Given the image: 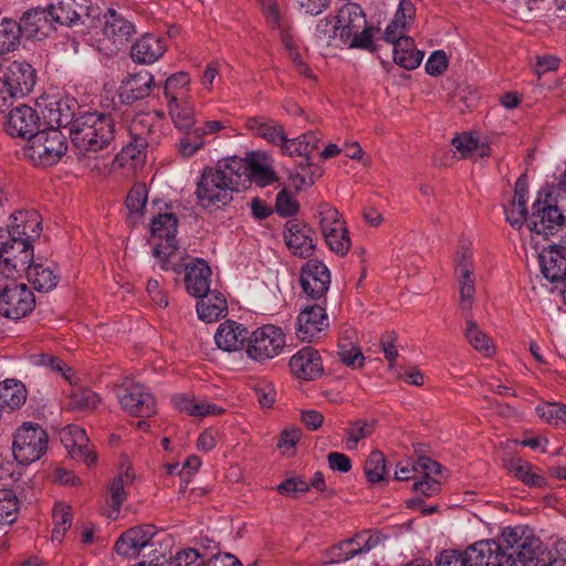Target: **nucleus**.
Listing matches in <instances>:
<instances>
[{"mask_svg": "<svg viewBox=\"0 0 566 566\" xmlns=\"http://www.w3.org/2000/svg\"><path fill=\"white\" fill-rule=\"evenodd\" d=\"M40 115L28 105H19L10 111L4 125L6 132L12 137L29 138L39 132Z\"/></svg>", "mask_w": 566, "mask_h": 566, "instance_id": "17", "label": "nucleus"}, {"mask_svg": "<svg viewBox=\"0 0 566 566\" xmlns=\"http://www.w3.org/2000/svg\"><path fill=\"white\" fill-rule=\"evenodd\" d=\"M286 345V336L280 326L266 324L255 328L245 345V354L251 360L265 364L277 357Z\"/></svg>", "mask_w": 566, "mask_h": 566, "instance_id": "4", "label": "nucleus"}, {"mask_svg": "<svg viewBox=\"0 0 566 566\" xmlns=\"http://www.w3.org/2000/svg\"><path fill=\"white\" fill-rule=\"evenodd\" d=\"M468 566H506L507 559L494 539L479 541L465 549Z\"/></svg>", "mask_w": 566, "mask_h": 566, "instance_id": "24", "label": "nucleus"}, {"mask_svg": "<svg viewBox=\"0 0 566 566\" xmlns=\"http://www.w3.org/2000/svg\"><path fill=\"white\" fill-rule=\"evenodd\" d=\"M25 400L27 389L21 381L7 379L0 382V409H18Z\"/></svg>", "mask_w": 566, "mask_h": 566, "instance_id": "45", "label": "nucleus"}, {"mask_svg": "<svg viewBox=\"0 0 566 566\" xmlns=\"http://www.w3.org/2000/svg\"><path fill=\"white\" fill-rule=\"evenodd\" d=\"M316 32L329 45L338 38L339 44L349 48L368 50L373 46V29L367 27L363 9L354 2L344 4L336 15L322 20Z\"/></svg>", "mask_w": 566, "mask_h": 566, "instance_id": "1", "label": "nucleus"}, {"mask_svg": "<svg viewBox=\"0 0 566 566\" xmlns=\"http://www.w3.org/2000/svg\"><path fill=\"white\" fill-rule=\"evenodd\" d=\"M54 528L52 541L62 542L63 536L72 525V509L64 504H57L53 510Z\"/></svg>", "mask_w": 566, "mask_h": 566, "instance_id": "59", "label": "nucleus"}, {"mask_svg": "<svg viewBox=\"0 0 566 566\" xmlns=\"http://www.w3.org/2000/svg\"><path fill=\"white\" fill-rule=\"evenodd\" d=\"M23 35L29 39L42 40L54 29L55 20L50 14V7L46 9L36 8L27 11L20 19Z\"/></svg>", "mask_w": 566, "mask_h": 566, "instance_id": "23", "label": "nucleus"}, {"mask_svg": "<svg viewBox=\"0 0 566 566\" xmlns=\"http://www.w3.org/2000/svg\"><path fill=\"white\" fill-rule=\"evenodd\" d=\"M174 403L179 411L195 417L217 416L223 412V409L216 403L198 400L195 397L176 396Z\"/></svg>", "mask_w": 566, "mask_h": 566, "instance_id": "43", "label": "nucleus"}, {"mask_svg": "<svg viewBox=\"0 0 566 566\" xmlns=\"http://www.w3.org/2000/svg\"><path fill=\"white\" fill-rule=\"evenodd\" d=\"M167 50L164 38L147 33L140 36L130 49V56L139 64H151L159 60Z\"/></svg>", "mask_w": 566, "mask_h": 566, "instance_id": "28", "label": "nucleus"}, {"mask_svg": "<svg viewBox=\"0 0 566 566\" xmlns=\"http://www.w3.org/2000/svg\"><path fill=\"white\" fill-rule=\"evenodd\" d=\"M102 32L105 43H103L101 50H104L107 53H113L128 41L135 32V27L114 9H108L104 15Z\"/></svg>", "mask_w": 566, "mask_h": 566, "instance_id": "14", "label": "nucleus"}, {"mask_svg": "<svg viewBox=\"0 0 566 566\" xmlns=\"http://www.w3.org/2000/svg\"><path fill=\"white\" fill-rule=\"evenodd\" d=\"M27 277L33 287L39 292H50L56 287L60 275L55 264L45 265L32 262L27 270Z\"/></svg>", "mask_w": 566, "mask_h": 566, "instance_id": "38", "label": "nucleus"}, {"mask_svg": "<svg viewBox=\"0 0 566 566\" xmlns=\"http://www.w3.org/2000/svg\"><path fill=\"white\" fill-rule=\"evenodd\" d=\"M42 219L35 210H20L14 212L10 218L9 235L15 240H22L32 244L42 231Z\"/></svg>", "mask_w": 566, "mask_h": 566, "instance_id": "20", "label": "nucleus"}, {"mask_svg": "<svg viewBox=\"0 0 566 566\" xmlns=\"http://www.w3.org/2000/svg\"><path fill=\"white\" fill-rule=\"evenodd\" d=\"M156 527L151 524L135 526L124 532L115 544L118 555L133 558L139 555L143 548L151 545Z\"/></svg>", "mask_w": 566, "mask_h": 566, "instance_id": "18", "label": "nucleus"}, {"mask_svg": "<svg viewBox=\"0 0 566 566\" xmlns=\"http://www.w3.org/2000/svg\"><path fill=\"white\" fill-rule=\"evenodd\" d=\"M328 326V317L322 305L307 306L297 316L296 336L302 342L312 343L322 338Z\"/></svg>", "mask_w": 566, "mask_h": 566, "instance_id": "13", "label": "nucleus"}, {"mask_svg": "<svg viewBox=\"0 0 566 566\" xmlns=\"http://www.w3.org/2000/svg\"><path fill=\"white\" fill-rule=\"evenodd\" d=\"M541 542L536 538L532 531L522 539L515 551L505 555L507 559L506 566H544L539 564L536 554L539 551Z\"/></svg>", "mask_w": 566, "mask_h": 566, "instance_id": "34", "label": "nucleus"}, {"mask_svg": "<svg viewBox=\"0 0 566 566\" xmlns=\"http://www.w3.org/2000/svg\"><path fill=\"white\" fill-rule=\"evenodd\" d=\"M22 34L20 23L9 18H0V54L14 51Z\"/></svg>", "mask_w": 566, "mask_h": 566, "instance_id": "51", "label": "nucleus"}, {"mask_svg": "<svg viewBox=\"0 0 566 566\" xmlns=\"http://www.w3.org/2000/svg\"><path fill=\"white\" fill-rule=\"evenodd\" d=\"M102 402L101 397L86 387H74L69 394L67 408L72 411L91 412Z\"/></svg>", "mask_w": 566, "mask_h": 566, "instance_id": "47", "label": "nucleus"}, {"mask_svg": "<svg viewBox=\"0 0 566 566\" xmlns=\"http://www.w3.org/2000/svg\"><path fill=\"white\" fill-rule=\"evenodd\" d=\"M177 227L178 219L171 212L159 213L150 223L154 256L164 270L170 269V258L177 251Z\"/></svg>", "mask_w": 566, "mask_h": 566, "instance_id": "6", "label": "nucleus"}, {"mask_svg": "<svg viewBox=\"0 0 566 566\" xmlns=\"http://www.w3.org/2000/svg\"><path fill=\"white\" fill-rule=\"evenodd\" d=\"M530 532V528L523 526L505 527L495 543L503 555H510Z\"/></svg>", "mask_w": 566, "mask_h": 566, "instance_id": "55", "label": "nucleus"}, {"mask_svg": "<svg viewBox=\"0 0 566 566\" xmlns=\"http://www.w3.org/2000/svg\"><path fill=\"white\" fill-rule=\"evenodd\" d=\"M249 332L247 327L234 321L221 323L214 334L218 348L224 352H237L248 344Z\"/></svg>", "mask_w": 566, "mask_h": 566, "instance_id": "30", "label": "nucleus"}, {"mask_svg": "<svg viewBox=\"0 0 566 566\" xmlns=\"http://www.w3.org/2000/svg\"><path fill=\"white\" fill-rule=\"evenodd\" d=\"M375 431V421L359 419L349 422L345 429V446L347 450H355L359 442L370 437Z\"/></svg>", "mask_w": 566, "mask_h": 566, "instance_id": "52", "label": "nucleus"}, {"mask_svg": "<svg viewBox=\"0 0 566 566\" xmlns=\"http://www.w3.org/2000/svg\"><path fill=\"white\" fill-rule=\"evenodd\" d=\"M48 433L36 423L24 422L13 434L12 454L23 465L39 460L48 449Z\"/></svg>", "mask_w": 566, "mask_h": 566, "instance_id": "5", "label": "nucleus"}, {"mask_svg": "<svg viewBox=\"0 0 566 566\" xmlns=\"http://www.w3.org/2000/svg\"><path fill=\"white\" fill-rule=\"evenodd\" d=\"M511 472L524 484L532 488H543L546 484L545 479L534 471V467L527 462L516 460L511 464Z\"/></svg>", "mask_w": 566, "mask_h": 566, "instance_id": "56", "label": "nucleus"}, {"mask_svg": "<svg viewBox=\"0 0 566 566\" xmlns=\"http://www.w3.org/2000/svg\"><path fill=\"white\" fill-rule=\"evenodd\" d=\"M35 306L33 292L25 284H11L0 292V314L19 319L32 312Z\"/></svg>", "mask_w": 566, "mask_h": 566, "instance_id": "11", "label": "nucleus"}, {"mask_svg": "<svg viewBox=\"0 0 566 566\" xmlns=\"http://www.w3.org/2000/svg\"><path fill=\"white\" fill-rule=\"evenodd\" d=\"M463 333L469 344L485 357H491L495 353V347L491 338L480 329L472 318L468 317L465 319Z\"/></svg>", "mask_w": 566, "mask_h": 566, "instance_id": "49", "label": "nucleus"}, {"mask_svg": "<svg viewBox=\"0 0 566 566\" xmlns=\"http://www.w3.org/2000/svg\"><path fill=\"white\" fill-rule=\"evenodd\" d=\"M245 127L252 135L261 137L280 148L285 140L284 127L272 118L265 116L250 117L245 122Z\"/></svg>", "mask_w": 566, "mask_h": 566, "instance_id": "33", "label": "nucleus"}, {"mask_svg": "<svg viewBox=\"0 0 566 566\" xmlns=\"http://www.w3.org/2000/svg\"><path fill=\"white\" fill-rule=\"evenodd\" d=\"M314 232L305 223L296 219L286 221L283 239L289 250L296 256L308 258L314 253Z\"/></svg>", "mask_w": 566, "mask_h": 566, "instance_id": "16", "label": "nucleus"}, {"mask_svg": "<svg viewBox=\"0 0 566 566\" xmlns=\"http://www.w3.org/2000/svg\"><path fill=\"white\" fill-rule=\"evenodd\" d=\"M365 475L370 483H378L386 475V461L380 451L370 452L364 467Z\"/></svg>", "mask_w": 566, "mask_h": 566, "instance_id": "60", "label": "nucleus"}, {"mask_svg": "<svg viewBox=\"0 0 566 566\" xmlns=\"http://www.w3.org/2000/svg\"><path fill=\"white\" fill-rule=\"evenodd\" d=\"M542 195L534 201L532 206V213L527 220L528 229L538 234L547 238L560 227L564 222V216L557 206L549 202L551 196L545 193V199L542 200Z\"/></svg>", "mask_w": 566, "mask_h": 566, "instance_id": "12", "label": "nucleus"}, {"mask_svg": "<svg viewBox=\"0 0 566 566\" xmlns=\"http://www.w3.org/2000/svg\"><path fill=\"white\" fill-rule=\"evenodd\" d=\"M291 373L297 378L312 380L323 373L319 353L312 347H304L290 359Z\"/></svg>", "mask_w": 566, "mask_h": 566, "instance_id": "25", "label": "nucleus"}, {"mask_svg": "<svg viewBox=\"0 0 566 566\" xmlns=\"http://www.w3.org/2000/svg\"><path fill=\"white\" fill-rule=\"evenodd\" d=\"M185 284L188 293L200 297L210 291L211 269L202 259H195L186 265Z\"/></svg>", "mask_w": 566, "mask_h": 566, "instance_id": "26", "label": "nucleus"}, {"mask_svg": "<svg viewBox=\"0 0 566 566\" xmlns=\"http://www.w3.org/2000/svg\"><path fill=\"white\" fill-rule=\"evenodd\" d=\"M319 136L314 132H308L296 138H287L282 143L281 151L286 156H300L304 158L306 165L311 154L318 148Z\"/></svg>", "mask_w": 566, "mask_h": 566, "instance_id": "40", "label": "nucleus"}, {"mask_svg": "<svg viewBox=\"0 0 566 566\" xmlns=\"http://www.w3.org/2000/svg\"><path fill=\"white\" fill-rule=\"evenodd\" d=\"M70 133L77 148L99 151L114 140L116 128L111 114L93 112L77 117Z\"/></svg>", "mask_w": 566, "mask_h": 566, "instance_id": "2", "label": "nucleus"}, {"mask_svg": "<svg viewBox=\"0 0 566 566\" xmlns=\"http://www.w3.org/2000/svg\"><path fill=\"white\" fill-rule=\"evenodd\" d=\"M34 364L61 374L70 384H75L77 381L74 370L66 366L60 358L51 354L42 353L34 356Z\"/></svg>", "mask_w": 566, "mask_h": 566, "instance_id": "57", "label": "nucleus"}, {"mask_svg": "<svg viewBox=\"0 0 566 566\" xmlns=\"http://www.w3.org/2000/svg\"><path fill=\"white\" fill-rule=\"evenodd\" d=\"M345 336L338 343V356L340 360L348 367L360 368L364 365L365 357L360 349L355 345V333L345 331Z\"/></svg>", "mask_w": 566, "mask_h": 566, "instance_id": "50", "label": "nucleus"}, {"mask_svg": "<svg viewBox=\"0 0 566 566\" xmlns=\"http://www.w3.org/2000/svg\"><path fill=\"white\" fill-rule=\"evenodd\" d=\"M87 3L88 0H52L49 4L50 14L59 24L73 25L87 9Z\"/></svg>", "mask_w": 566, "mask_h": 566, "instance_id": "36", "label": "nucleus"}, {"mask_svg": "<svg viewBox=\"0 0 566 566\" xmlns=\"http://www.w3.org/2000/svg\"><path fill=\"white\" fill-rule=\"evenodd\" d=\"M66 149V139L59 129H42L30 137L24 156L35 166L49 167L59 163Z\"/></svg>", "mask_w": 566, "mask_h": 566, "instance_id": "3", "label": "nucleus"}, {"mask_svg": "<svg viewBox=\"0 0 566 566\" xmlns=\"http://www.w3.org/2000/svg\"><path fill=\"white\" fill-rule=\"evenodd\" d=\"M323 237L329 250L337 255L344 256L350 249L352 242L345 223L340 229L334 227L333 230L324 232Z\"/></svg>", "mask_w": 566, "mask_h": 566, "instance_id": "53", "label": "nucleus"}, {"mask_svg": "<svg viewBox=\"0 0 566 566\" xmlns=\"http://www.w3.org/2000/svg\"><path fill=\"white\" fill-rule=\"evenodd\" d=\"M62 442L74 460L83 462L87 467L95 464L96 455L90 447V439L82 427L77 424L65 427L62 431Z\"/></svg>", "mask_w": 566, "mask_h": 566, "instance_id": "19", "label": "nucleus"}, {"mask_svg": "<svg viewBox=\"0 0 566 566\" xmlns=\"http://www.w3.org/2000/svg\"><path fill=\"white\" fill-rule=\"evenodd\" d=\"M249 186L254 182L259 187H265L276 180L272 169L271 158L268 154L259 151L249 156Z\"/></svg>", "mask_w": 566, "mask_h": 566, "instance_id": "37", "label": "nucleus"}, {"mask_svg": "<svg viewBox=\"0 0 566 566\" xmlns=\"http://www.w3.org/2000/svg\"><path fill=\"white\" fill-rule=\"evenodd\" d=\"M168 566H208V563L197 549L184 548L176 553Z\"/></svg>", "mask_w": 566, "mask_h": 566, "instance_id": "63", "label": "nucleus"}, {"mask_svg": "<svg viewBox=\"0 0 566 566\" xmlns=\"http://www.w3.org/2000/svg\"><path fill=\"white\" fill-rule=\"evenodd\" d=\"M452 145L463 158L480 159L491 155V147L485 139L473 133H462L452 139Z\"/></svg>", "mask_w": 566, "mask_h": 566, "instance_id": "39", "label": "nucleus"}, {"mask_svg": "<svg viewBox=\"0 0 566 566\" xmlns=\"http://www.w3.org/2000/svg\"><path fill=\"white\" fill-rule=\"evenodd\" d=\"M331 285V273L327 266L318 260L307 261L301 271V286L312 300L321 301Z\"/></svg>", "mask_w": 566, "mask_h": 566, "instance_id": "15", "label": "nucleus"}, {"mask_svg": "<svg viewBox=\"0 0 566 566\" xmlns=\"http://www.w3.org/2000/svg\"><path fill=\"white\" fill-rule=\"evenodd\" d=\"M454 276L459 286V306L469 312L474 304L475 277L473 253L468 244H461L454 254Z\"/></svg>", "mask_w": 566, "mask_h": 566, "instance_id": "8", "label": "nucleus"}, {"mask_svg": "<svg viewBox=\"0 0 566 566\" xmlns=\"http://www.w3.org/2000/svg\"><path fill=\"white\" fill-rule=\"evenodd\" d=\"M2 78L15 95H23L33 88L35 71L27 62L14 61L8 66Z\"/></svg>", "mask_w": 566, "mask_h": 566, "instance_id": "32", "label": "nucleus"}, {"mask_svg": "<svg viewBox=\"0 0 566 566\" xmlns=\"http://www.w3.org/2000/svg\"><path fill=\"white\" fill-rule=\"evenodd\" d=\"M422 59L423 52L415 48L411 38L400 39L394 45V61L406 70L417 69L421 64Z\"/></svg>", "mask_w": 566, "mask_h": 566, "instance_id": "44", "label": "nucleus"}, {"mask_svg": "<svg viewBox=\"0 0 566 566\" xmlns=\"http://www.w3.org/2000/svg\"><path fill=\"white\" fill-rule=\"evenodd\" d=\"M38 106L41 108L43 120L49 126L48 129H59L72 122L73 114L66 102L50 99L43 107L40 104Z\"/></svg>", "mask_w": 566, "mask_h": 566, "instance_id": "41", "label": "nucleus"}, {"mask_svg": "<svg viewBox=\"0 0 566 566\" xmlns=\"http://www.w3.org/2000/svg\"><path fill=\"white\" fill-rule=\"evenodd\" d=\"M536 415L548 424L566 426V405L543 402L535 408Z\"/></svg>", "mask_w": 566, "mask_h": 566, "instance_id": "54", "label": "nucleus"}, {"mask_svg": "<svg viewBox=\"0 0 566 566\" xmlns=\"http://www.w3.org/2000/svg\"><path fill=\"white\" fill-rule=\"evenodd\" d=\"M197 202L206 210H217L232 200V191L218 171L205 168L195 191Z\"/></svg>", "mask_w": 566, "mask_h": 566, "instance_id": "7", "label": "nucleus"}, {"mask_svg": "<svg viewBox=\"0 0 566 566\" xmlns=\"http://www.w3.org/2000/svg\"><path fill=\"white\" fill-rule=\"evenodd\" d=\"M249 157L233 156L218 161L217 166L212 168L219 172L233 192L249 187Z\"/></svg>", "mask_w": 566, "mask_h": 566, "instance_id": "21", "label": "nucleus"}, {"mask_svg": "<svg viewBox=\"0 0 566 566\" xmlns=\"http://www.w3.org/2000/svg\"><path fill=\"white\" fill-rule=\"evenodd\" d=\"M33 255L32 244L10 238L0 248V273L6 277H13L27 272Z\"/></svg>", "mask_w": 566, "mask_h": 566, "instance_id": "10", "label": "nucleus"}, {"mask_svg": "<svg viewBox=\"0 0 566 566\" xmlns=\"http://www.w3.org/2000/svg\"><path fill=\"white\" fill-rule=\"evenodd\" d=\"M163 94L166 105L192 99L190 75L187 72L171 74L164 83Z\"/></svg>", "mask_w": 566, "mask_h": 566, "instance_id": "35", "label": "nucleus"}, {"mask_svg": "<svg viewBox=\"0 0 566 566\" xmlns=\"http://www.w3.org/2000/svg\"><path fill=\"white\" fill-rule=\"evenodd\" d=\"M147 202V190L143 184L135 185L126 198V207L130 213L139 214L143 212Z\"/></svg>", "mask_w": 566, "mask_h": 566, "instance_id": "64", "label": "nucleus"}, {"mask_svg": "<svg viewBox=\"0 0 566 566\" xmlns=\"http://www.w3.org/2000/svg\"><path fill=\"white\" fill-rule=\"evenodd\" d=\"M120 407L135 417H150L156 413V400L142 384L125 380L117 392Z\"/></svg>", "mask_w": 566, "mask_h": 566, "instance_id": "9", "label": "nucleus"}, {"mask_svg": "<svg viewBox=\"0 0 566 566\" xmlns=\"http://www.w3.org/2000/svg\"><path fill=\"white\" fill-rule=\"evenodd\" d=\"M19 501L13 491L0 490V524H12L18 516Z\"/></svg>", "mask_w": 566, "mask_h": 566, "instance_id": "58", "label": "nucleus"}, {"mask_svg": "<svg viewBox=\"0 0 566 566\" xmlns=\"http://www.w3.org/2000/svg\"><path fill=\"white\" fill-rule=\"evenodd\" d=\"M379 543V536L370 534L369 532H363L356 536L340 542L339 544L332 547L329 551L331 563H342L349 558L367 553Z\"/></svg>", "mask_w": 566, "mask_h": 566, "instance_id": "22", "label": "nucleus"}, {"mask_svg": "<svg viewBox=\"0 0 566 566\" xmlns=\"http://www.w3.org/2000/svg\"><path fill=\"white\" fill-rule=\"evenodd\" d=\"M174 126L179 130H189L196 123V109L192 99L166 105Z\"/></svg>", "mask_w": 566, "mask_h": 566, "instance_id": "48", "label": "nucleus"}, {"mask_svg": "<svg viewBox=\"0 0 566 566\" xmlns=\"http://www.w3.org/2000/svg\"><path fill=\"white\" fill-rule=\"evenodd\" d=\"M148 142L143 138L130 137V140L122 148L114 159V166H128L134 169L145 159V148Z\"/></svg>", "mask_w": 566, "mask_h": 566, "instance_id": "46", "label": "nucleus"}, {"mask_svg": "<svg viewBox=\"0 0 566 566\" xmlns=\"http://www.w3.org/2000/svg\"><path fill=\"white\" fill-rule=\"evenodd\" d=\"M153 84L154 76L148 71L129 74L119 86L118 96L120 102L132 104L135 101L147 97Z\"/></svg>", "mask_w": 566, "mask_h": 566, "instance_id": "27", "label": "nucleus"}, {"mask_svg": "<svg viewBox=\"0 0 566 566\" xmlns=\"http://www.w3.org/2000/svg\"><path fill=\"white\" fill-rule=\"evenodd\" d=\"M197 302V313L201 321L214 322L227 311L226 297L218 292H207Z\"/></svg>", "mask_w": 566, "mask_h": 566, "instance_id": "42", "label": "nucleus"}, {"mask_svg": "<svg viewBox=\"0 0 566 566\" xmlns=\"http://www.w3.org/2000/svg\"><path fill=\"white\" fill-rule=\"evenodd\" d=\"M266 23L273 30L284 29V14L276 0H259Z\"/></svg>", "mask_w": 566, "mask_h": 566, "instance_id": "62", "label": "nucleus"}, {"mask_svg": "<svg viewBox=\"0 0 566 566\" xmlns=\"http://www.w3.org/2000/svg\"><path fill=\"white\" fill-rule=\"evenodd\" d=\"M134 480L135 474L132 467L129 464H123L119 473L112 480L107 489L109 495L107 516L109 518H117L120 506L127 497L125 489L132 485Z\"/></svg>", "mask_w": 566, "mask_h": 566, "instance_id": "29", "label": "nucleus"}, {"mask_svg": "<svg viewBox=\"0 0 566 566\" xmlns=\"http://www.w3.org/2000/svg\"><path fill=\"white\" fill-rule=\"evenodd\" d=\"M317 218L322 233L333 230L334 227H343L345 221L342 219L338 210L329 203L323 202L317 207Z\"/></svg>", "mask_w": 566, "mask_h": 566, "instance_id": "61", "label": "nucleus"}, {"mask_svg": "<svg viewBox=\"0 0 566 566\" xmlns=\"http://www.w3.org/2000/svg\"><path fill=\"white\" fill-rule=\"evenodd\" d=\"M539 265L549 282L563 283L566 277V249L555 245L544 249L539 254Z\"/></svg>", "mask_w": 566, "mask_h": 566, "instance_id": "31", "label": "nucleus"}]
</instances>
